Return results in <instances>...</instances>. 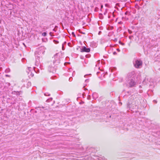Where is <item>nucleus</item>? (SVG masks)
<instances>
[{
  "instance_id": "f257e3e1",
  "label": "nucleus",
  "mask_w": 160,
  "mask_h": 160,
  "mask_svg": "<svg viewBox=\"0 0 160 160\" xmlns=\"http://www.w3.org/2000/svg\"><path fill=\"white\" fill-rule=\"evenodd\" d=\"M45 48L44 47L41 46L37 49V50L35 52V54L36 59V66H37L38 67V66L39 65V59L37 60V59H38V58H40V56H38V55L41 56L45 52Z\"/></svg>"
},
{
  "instance_id": "f03ea898",
  "label": "nucleus",
  "mask_w": 160,
  "mask_h": 160,
  "mask_svg": "<svg viewBox=\"0 0 160 160\" xmlns=\"http://www.w3.org/2000/svg\"><path fill=\"white\" fill-rule=\"evenodd\" d=\"M54 57L55 59V60H54L52 63H51V65H50L48 68V70L50 72L54 73L56 70V67L55 65H57L58 63H60V60L58 59V58L55 56Z\"/></svg>"
},
{
  "instance_id": "7ed1b4c3",
  "label": "nucleus",
  "mask_w": 160,
  "mask_h": 160,
  "mask_svg": "<svg viewBox=\"0 0 160 160\" xmlns=\"http://www.w3.org/2000/svg\"><path fill=\"white\" fill-rule=\"evenodd\" d=\"M135 74L134 72H132L128 74V77L129 78L128 80V86L130 87H134L136 84Z\"/></svg>"
},
{
  "instance_id": "20e7f679",
  "label": "nucleus",
  "mask_w": 160,
  "mask_h": 160,
  "mask_svg": "<svg viewBox=\"0 0 160 160\" xmlns=\"http://www.w3.org/2000/svg\"><path fill=\"white\" fill-rule=\"evenodd\" d=\"M134 66L137 68H140L142 65V62L139 59H134L133 61Z\"/></svg>"
},
{
  "instance_id": "39448f33",
  "label": "nucleus",
  "mask_w": 160,
  "mask_h": 160,
  "mask_svg": "<svg viewBox=\"0 0 160 160\" xmlns=\"http://www.w3.org/2000/svg\"><path fill=\"white\" fill-rule=\"evenodd\" d=\"M31 67H28L26 70V72L28 73L29 77H32L34 76V74L31 71Z\"/></svg>"
},
{
  "instance_id": "423d86ee",
  "label": "nucleus",
  "mask_w": 160,
  "mask_h": 160,
  "mask_svg": "<svg viewBox=\"0 0 160 160\" xmlns=\"http://www.w3.org/2000/svg\"><path fill=\"white\" fill-rule=\"evenodd\" d=\"M149 85L151 87V88L154 87L156 84L155 82H154L152 79H150L149 83H148Z\"/></svg>"
},
{
  "instance_id": "0eeeda50",
  "label": "nucleus",
  "mask_w": 160,
  "mask_h": 160,
  "mask_svg": "<svg viewBox=\"0 0 160 160\" xmlns=\"http://www.w3.org/2000/svg\"><path fill=\"white\" fill-rule=\"evenodd\" d=\"M90 51V48H87L83 46L81 49V52H89Z\"/></svg>"
},
{
  "instance_id": "6e6552de",
  "label": "nucleus",
  "mask_w": 160,
  "mask_h": 160,
  "mask_svg": "<svg viewBox=\"0 0 160 160\" xmlns=\"http://www.w3.org/2000/svg\"><path fill=\"white\" fill-rule=\"evenodd\" d=\"M33 69L34 72L36 73H38L39 72V69L38 68L33 67Z\"/></svg>"
},
{
  "instance_id": "1a4fd4ad",
  "label": "nucleus",
  "mask_w": 160,
  "mask_h": 160,
  "mask_svg": "<svg viewBox=\"0 0 160 160\" xmlns=\"http://www.w3.org/2000/svg\"><path fill=\"white\" fill-rule=\"evenodd\" d=\"M92 97L94 99H96L97 97V94L96 93H93L92 94Z\"/></svg>"
},
{
  "instance_id": "9d476101",
  "label": "nucleus",
  "mask_w": 160,
  "mask_h": 160,
  "mask_svg": "<svg viewBox=\"0 0 160 160\" xmlns=\"http://www.w3.org/2000/svg\"><path fill=\"white\" fill-rule=\"evenodd\" d=\"M10 72V69L9 68H7L5 70V72L6 73H8Z\"/></svg>"
},
{
  "instance_id": "9b49d317",
  "label": "nucleus",
  "mask_w": 160,
  "mask_h": 160,
  "mask_svg": "<svg viewBox=\"0 0 160 160\" xmlns=\"http://www.w3.org/2000/svg\"><path fill=\"white\" fill-rule=\"evenodd\" d=\"M52 98H50L48 99L47 100L46 102H49L51 101H52Z\"/></svg>"
},
{
  "instance_id": "f8f14e48",
  "label": "nucleus",
  "mask_w": 160,
  "mask_h": 160,
  "mask_svg": "<svg viewBox=\"0 0 160 160\" xmlns=\"http://www.w3.org/2000/svg\"><path fill=\"white\" fill-rule=\"evenodd\" d=\"M47 33L46 32H44L42 33V36L43 37H45L46 36Z\"/></svg>"
},
{
  "instance_id": "ddd939ff",
  "label": "nucleus",
  "mask_w": 160,
  "mask_h": 160,
  "mask_svg": "<svg viewBox=\"0 0 160 160\" xmlns=\"http://www.w3.org/2000/svg\"><path fill=\"white\" fill-rule=\"evenodd\" d=\"M53 42H54V43L55 44H57V43H58L59 42L58 41H56L55 40H54L53 41Z\"/></svg>"
},
{
  "instance_id": "4468645a",
  "label": "nucleus",
  "mask_w": 160,
  "mask_h": 160,
  "mask_svg": "<svg viewBox=\"0 0 160 160\" xmlns=\"http://www.w3.org/2000/svg\"><path fill=\"white\" fill-rule=\"evenodd\" d=\"M44 95L46 96H50V94H49L48 93V92H47V93H44Z\"/></svg>"
},
{
  "instance_id": "2eb2a0df",
  "label": "nucleus",
  "mask_w": 160,
  "mask_h": 160,
  "mask_svg": "<svg viewBox=\"0 0 160 160\" xmlns=\"http://www.w3.org/2000/svg\"><path fill=\"white\" fill-rule=\"evenodd\" d=\"M72 77H71L69 78V81H70V82H71L72 81Z\"/></svg>"
},
{
  "instance_id": "dca6fc26",
  "label": "nucleus",
  "mask_w": 160,
  "mask_h": 160,
  "mask_svg": "<svg viewBox=\"0 0 160 160\" xmlns=\"http://www.w3.org/2000/svg\"><path fill=\"white\" fill-rule=\"evenodd\" d=\"M86 57L87 58H89L90 57V55L89 54L86 55Z\"/></svg>"
},
{
  "instance_id": "f3484780",
  "label": "nucleus",
  "mask_w": 160,
  "mask_h": 160,
  "mask_svg": "<svg viewBox=\"0 0 160 160\" xmlns=\"http://www.w3.org/2000/svg\"><path fill=\"white\" fill-rule=\"evenodd\" d=\"M49 35H50V36H53V35H52V32H50V33H49Z\"/></svg>"
},
{
  "instance_id": "a211bd4d",
  "label": "nucleus",
  "mask_w": 160,
  "mask_h": 160,
  "mask_svg": "<svg viewBox=\"0 0 160 160\" xmlns=\"http://www.w3.org/2000/svg\"><path fill=\"white\" fill-rule=\"evenodd\" d=\"M119 43L121 44L122 45H124V43L122 42H120Z\"/></svg>"
},
{
  "instance_id": "6ab92c4d",
  "label": "nucleus",
  "mask_w": 160,
  "mask_h": 160,
  "mask_svg": "<svg viewBox=\"0 0 160 160\" xmlns=\"http://www.w3.org/2000/svg\"><path fill=\"white\" fill-rule=\"evenodd\" d=\"M89 82V80L88 79H87L85 80V82Z\"/></svg>"
},
{
  "instance_id": "aec40b11",
  "label": "nucleus",
  "mask_w": 160,
  "mask_h": 160,
  "mask_svg": "<svg viewBox=\"0 0 160 160\" xmlns=\"http://www.w3.org/2000/svg\"><path fill=\"white\" fill-rule=\"evenodd\" d=\"M72 35H73V36H74V37H75V35L74 34V33L73 32H72Z\"/></svg>"
},
{
  "instance_id": "412c9836",
  "label": "nucleus",
  "mask_w": 160,
  "mask_h": 160,
  "mask_svg": "<svg viewBox=\"0 0 160 160\" xmlns=\"http://www.w3.org/2000/svg\"><path fill=\"white\" fill-rule=\"evenodd\" d=\"M117 54V52H113V54L114 55H116Z\"/></svg>"
},
{
  "instance_id": "4be33fe9",
  "label": "nucleus",
  "mask_w": 160,
  "mask_h": 160,
  "mask_svg": "<svg viewBox=\"0 0 160 160\" xmlns=\"http://www.w3.org/2000/svg\"><path fill=\"white\" fill-rule=\"evenodd\" d=\"M102 32L101 31H99L98 33V35H100L101 34V33Z\"/></svg>"
},
{
  "instance_id": "5701e85b",
  "label": "nucleus",
  "mask_w": 160,
  "mask_h": 160,
  "mask_svg": "<svg viewBox=\"0 0 160 160\" xmlns=\"http://www.w3.org/2000/svg\"><path fill=\"white\" fill-rule=\"evenodd\" d=\"M153 102H154V103H157V101H156V100H154L153 101Z\"/></svg>"
},
{
  "instance_id": "b1692460",
  "label": "nucleus",
  "mask_w": 160,
  "mask_h": 160,
  "mask_svg": "<svg viewBox=\"0 0 160 160\" xmlns=\"http://www.w3.org/2000/svg\"><path fill=\"white\" fill-rule=\"evenodd\" d=\"M103 7V6L102 5L101 6V9H102Z\"/></svg>"
},
{
  "instance_id": "393cba45",
  "label": "nucleus",
  "mask_w": 160,
  "mask_h": 160,
  "mask_svg": "<svg viewBox=\"0 0 160 160\" xmlns=\"http://www.w3.org/2000/svg\"><path fill=\"white\" fill-rule=\"evenodd\" d=\"M28 85H31V82H28Z\"/></svg>"
},
{
  "instance_id": "a878e982",
  "label": "nucleus",
  "mask_w": 160,
  "mask_h": 160,
  "mask_svg": "<svg viewBox=\"0 0 160 160\" xmlns=\"http://www.w3.org/2000/svg\"><path fill=\"white\" fill-rule=\"evenodd\" d=\"M117 51H118V52H120V50H119V49H118V48H117Z\"/></svg>"
},
{
  "instance_id": "bb28decb",
  "label": "nucleus",
  "mask_w": 160,
  "mask_h": 160,
  "mask_svg": "<svg viewBox=\"0 0 160 160\" xmlns=\"http://www.w3.org/2000/svg\"><path fill=\"white\" fill-rule=\"evenodd\" d=\"M108 4H105V6L106 7H108Z\"/></svg>"
},
{
  "instance_id": "cd10ccee",
  "label": "nucleus",
  "mask_w": 160,
  "mask_h": 160,
  "mask_svg": "<svg viewBox=\"0 0 160 160\" xmlns=\"http://www.w3.org/2000/svg\"><path fill=\"white\" fill-rule=\"evenodd\" d=\"M90 96H88V99H90Z\"/></svg>"
},
{
  "instance_id": "c85d7f7f",
  "label": "nucleus",
  "mask_w": 160,
  "mask_h": 160,
  "mask_svg": "<svg viewBox=\"0 0 160 160\" xmlns=\"http://www.w3.org/2000/svg\"><path fill=\"white\" fill-rule=\"evenodd\" d=\"M70 43H68V45L69 46H70Z\"/></svg>"
},
{
  "instance_id": "c756f323",
  "label": "nucleus",
  "mask_w": 160,
  "mask_h": 160,
  "mask_svg": "<svg viewBox=\"0 0 160 160\" xmlns=\"http://www.w3.org/2000/svg\"><path fill=\"white\" fill-rule=\"evenodd\" d=\"M53 31H55V32L56 31H55V29H53Z\"/></svg>"
},
{
  "instance_id": "7c9ffc66",
  "label": "nucleus",
  "mask_w": 160,
  "mask_h": 160,
  "mask_svg": "<svg viewBox=\"0 0 160 160\" xmlns=\"http://www.w3.org/2000/svg\"><path fill=\"white\" fill-rule=\"evenodd\" d=\"M99 72H97V74H98V73H99Z\"/></svg>"
},
{
  "instance_id": "2f4dec72",
  "label": "nucleus",
  "mask_w": 160,
  "mask_h": 160,
  "mask_svg": "<svg viewBox=\"0 0 160 160\" xmlns=\"http://www.w3.org/2000/svg\"><path fill=\"white\" fill-rule=\"evenodd\" d=\"M6 76L7 77H8L9 76V75H6Z\"/></svg>"
},
{
  "instance_id": "473e14b6",
  "label": "nucleus",
  "mask_w": 160,
  "mask_h": 160,
  "mask_svg": "<svg viewBox=\"0 0 160 160\" xmlns=\"http://www.w3.org/2000/svg\"><path fill=\"white\" fill-rule=\"evenodd\" d=\"M40 66H41V65H40V66H39V68H41V67H40Z\"/></svg>"
},
{
  "instance_id": "72a5a7b5",
  "label": "nucleus",
  "mask_w": 160,
  "mask_h": 160,
  "mask_svg": "<svg viewBox=\"0 0 160 160\" xmlns=\"http://www.w3.org/2000/svg\"><path fill=\"white\" fill-rule=\"evenodd\" d=\"M87 75H85L84 76V77H86V76H87Z\"/></svg>"
},
{
  "instance_id": "f704fd0d",
  "label": "nucleus",
  "mask_w": 160,
  "mask_h": 160,
  "mask_svg": "<svg viewBox=\"0 0 160 160\" xmlns=\"http://www.w3.org/2000/svg\"><path fill=\"white\" fill-rule=\"evenodd\" d=\"M125 14H127V12H126L125 13Z\"/></svg>"
}]
</instances>
